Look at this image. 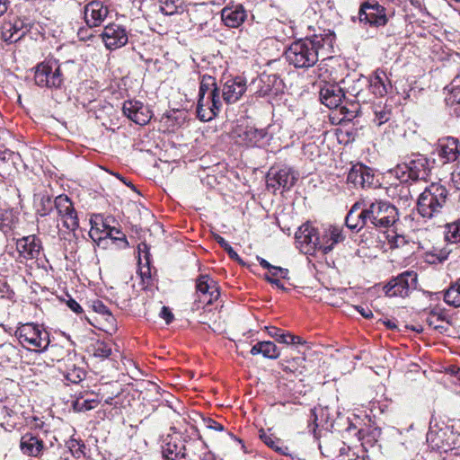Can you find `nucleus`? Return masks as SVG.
Wrapping results in <instances>:
<instances>
[{"instance_id":"nucleus-1","label":"nucleus","mask_w":460,"mask_h":460,"mask_svg":"<svg viewBox=\"0 0 460 460\" xmlns=\"http://www.w3.org/2000/svg\"><path fill=\"white\" fill-rule=\"evenodd\" d=\"M335 34L328 30L323 34H314L310 38L297 40L292 42L285 51V57L289 65L296 68H309L314 66L320 56L326 58L332 52Z\"/></svg>"},{"instance_id":"nucleus-2","label":"nucleus","mask_w":460,"mask_h":460,"mask_svg":"<svg viewBox=\"0 0 460 460\" xmlns=\"http://www.w3.org/2000/svg\"><path fill=\"white\" fill-rule=\"evenodd\" d=\"M221 108L220 89L217 84L216 78L203 75L198 94L197 115L199 119L202 121H209L219 113Z\"/></svg>"},{"instance_id":"nucleus-3","label":"nucleus","mask_w":460,"mask_h":460,"mask_svg":"<svg viewBox=\"0 0 460 460\" xmlns=\"http://www.w3.org/2000/svg\"><path fill=\"white\" fill-rule=\"evenodd\" d=\"M448 199V190L440 183H431L420 194L417 201L419 214L430 219L442 213Z\"/></svg>"},{"instance_id":"nucleus-4","label":"nucleus","mask_w":460,"mask_h":460,"mask_svg":"<svg viewBox=\"0 0 460 460\" xmlns=\"http://www.w3.org/2000/svg\"><path fill=\"white\" fill-rule=\"evenodd\" d=\"M431 171L430 162L420 154H412L404 158L392 170V173L401 182L426 181Z\"/></svg>"},{"instance_id":"nucleus-5","label":"nucleus","mask_w":460,"mask_h":460,"mask_svg":"<svg viewBox=\"0 0 460 460\" xmlns=\"http://www.w3.org/2000/svg\"><path fill=\"white\" fill-rule=\"evenodd\" d=\"M196 446L203 447L199 439H190L189 435L179 432L168 434L163 441L162 454L166 460L184 458L188 451H192Z\"/></svg>"},{"instance_id":"nucleus-6","label":"nucleus","mask_w":460,"mask_h":460,"mask_svg":"<svg viewBox=\"0 0 460 460\" xmlns=\"http://www.w3.org/2000/svg\"><path fill=\"white\" fill-rule=\"evenodd\" d=\"M365 216L369 224L376 228H388L399 219V213L394 205L383 199H376L365 208Z\"/></svg>"},{"instance_id":"nucleus-7","label":"nucleus","mask_w":460,"mask_h":460,"mask_svg":"<svg viewBox=\"0 0 460 460\" xmlns=\"http://www.w3.org/2000/svg\"><path fill=\"white\" fill-rule=\"evenodd\" d=\"M417 283V273L413 270H406L389 280L383 289L389 297H406L416 289Z\"/></svg>"},{"instance_id":"nucleus-8","label":"nucleus","mask_w":460,"mask_h":460,"mask_svg":"<svg viewBox=\"0 0 460 460\" xmlns=\"http://www.w3.org/2000/svg\"><path fill=\"white\" fill-rule=\"evenodd\" d=\"M427 441L433 449L447 452L453 450L460 444L459 434L453 431L450 427H430L427 433Z\"/></svg>"},{"instance_id":"nucleus-9","label":"nucleus","mask_w":460,"mask_h":460,"mask_svg":"<svg viewBox=\"0 0 460 460\" xmlns=\"http://www.w3.org/2000/svg\"><path fill=\"white\" fill-rule=\"evenodd\" d=\"M35 84L40 87L58 88L63 84L60 66L56 61L38 65L34 73Z\"/></svg>"},{"instance_id":"nucleus-10","label":"nucleus","mask_w":460,"mask_h":460,"mask_svg":"<svg viewBox=\"0 0 460 460\" xmlns=\"http://www.w3.org/2000/svg\"><path fill=\"white\" fill-rule=\"evenodd\" d=\"M267 187L273 191L283 188L290 190L297 180V173L286 165L273 166L270 169L266 176Z\"/></svg>"},{"instance_id":"nucleus-11","label":"nucleus","mask_w":460,"mask_h":460,"mask_svg":"<svg viewBox=\"0 0 460 460\" xmlns=\"http://www.w3.org/2000/svg\"><path fill=\"white\" fill-rule=\"evenodd\" d=\"M91 229L89 236L92 240L101 244L106 239L125 240V234L115 227H111L100 215L93 217L90 220Z\"/></svg>"},{"instance_id":"nucleus-12","label":"nucleus","mask_w":460,"mask_h":460,"mask_svg":"<svg viewBox=\"0 0 460 460\" xmlns=\"http://www.w3.org/2000/svg\"><path fill=\"white\" fill-rule=\"evenodd\" d=\"M347 181L354 187H361L363 189L374 188L379 184L373 170L362 164H355L350 168Z\"/></svg>"},{"instance_id":"nucleus-13","label":"nucleus","mask_w":460,"mask_h":460,"mask_svg":"<svg viewBox=\"0 0 460 460\" xmlns=\"http://www.w3.org/2000/svg\"><path fill=\"white\" fill-rule=\"evenodd\" d=\"M196 293L199 302L211 305L220 296L217 283L208 275H200L196 280Z\"/></svg>"},{"instance_id":"nucleus-14","label":"nucleus","mask_w":460,"mask_h":460,"mask_svg":"<svg viewBox=\"0 0 460 460\" xmlns=\"http://www.w3.org/2000/svg\"><path fill=\"white\" fill-rule=\"evenodd\" d=\"M54 205L58 216L62 218L64 226L70 230L79 226L77 214L72 201L66 195H59L55 199Z\"/></svg>"},{"instance_id":"nucleus-15","label":"nucleus","mask_w":460,"mask_h":460,"mask_svg":"<svg viewBox=\"0 0 460 460\" xmlns=\"http://www.w3.org/2000/svg\"><path fill=\"white\" fill-rule=\"evenodd\" d=\"M358 18L360 22L375 26H383L387 22L385 8L375 1L365 2L361 5Z\"/></svg>"},{"instance_id":"nucleus-16","label":"nucleus","mask_w":460,"mask_h":460,"mask_svg":"<svg viewBox=\"0 0 460 460\" xmlns=\"http://www.w3.org/2000/svg\"><path fill=\"white\" fill-rule=\"evenodd\" d=\"M345 97L343 90L338 84H326L320 90L321 102L329 109H341V113H347L348 109L341 106Z\"/></svg>"},{"instance_id":"nucleus-17","label":"nucleus","mask_w":460,"mask_h":460,"mask_svg":"<svg viewBox=\"0 0 460 460\" xmlns=\"http://www.w3.org/2000/svg\"><path fill=\"white\" fill-rule=\"evenodd\" d=\"M122 110L125 116L138 125L147 124L152 118L149 108L139 101H126Z\"/></svg>"},{"instance_id":"nucleus-18","label":"nucleus","mask_w":460,"mask_h":460,"mask_svg":"<svg viewBox=\"0 0 460 460\" xmlns=\"http://www.w3.org/2000/svg\"><path fill=\"white\" fill-rule=\"evenodd\" d=\"M102 40L109 49H116L125 46L128 37L126 29L119 24L107 25L102 33Z\"/></svg>"},{"instance_id":"nucleus-19","label":"nucleus","mask_w":460,"mask_h":460,"mask_svg":"<svg viewBox=\"0 0 460 460\" xmlns=\"http://www.w3.org/2000/svg\"><path fill=\"white\" fill-rule=\"evenodd\" d=\"M246 90V80L241 76H236L227 79L220 91L224 102L232 104L240 100Z\"/></svg>"},{"instance_id":"nucleus-20","label":"nucleus","mask_w":460,"mask_h":460,"mask_svg":"<svg viewBox=\"0 0 460 460\" xmlns=\"http://www.w3.org/2000/svg\"><path fill=\"white\" fill-rule=\"evenodd\" d=\"M108 13V7L100 1H93L84 7V20L90 27L99 26Z\"/></svg>"},{"instance_id":"nucleus-21","label":"nucleus","mask_w":460,"mask_h":460,"mask_svg":"<svg viewBox=\"0 0 460 460\" xmlns=\"http://www.w3.org/2000/svg\"><path fill=\"white\" fill-rule=\"evenodd\" d=\"M246 11L242 4L224 7L221 11V19L226 26L238 28L245 21Z\"/></svg>"},{"instance_id":"nucleus-22","label":"nucleus","mask_w":460,"mask_h":460,"mask_svg":"<svg viewBox=\"0 0 460 460\" xmlns=\"http://www.w3.org/2000/svg\"><path fill=\"white\" fill-rule=\"evenodd\" d=\"M437 152L445 164L456 161L459 155L458 139L448 137L439 140Z\"/></svg>"},{"instance_id":"nucleus-23","label":"nucleus","mask_w":460,"mask_h":460,"mask_svg":"<svg viewBox=\"0 0 460 460\" xmlns=\"http://www.w3.org/2000/svg\"><path fill=\"white\" fill-rule=\"evenodd\" d=\"M238 142L248 146H258L267 136L266 129L253 127L240 128L235 131Z\"/></svg>"},{"instance_id":"nucleus-24","label":"nucleus","mask_w":460,"mask_h":460,"mask_svg":"<svg viewBox=\"0 0 460 460\" xmlns=\"http://www.w3.org/2000/svg\"><path fill=\"white\" fill-rule=\"evenodd\" d=\"M296 237L302 244L309 246L307 252L311 249L321 250L323 252V243H320V233L309 225H305L299 228Z\"/></svg>"},{"instance_id":"nucleus-25","label":"nucleus","mask_w":460,"mask_h":460,"mask_svg":"<svg viewBox=\"0 0 460 460\" xmlns=\"http://www.w3.org/2000/svg\"><path fill=\"white\" fill-rule=\"evenodd\" d=\"M50 343L49 332L46 330L40 329L38 325L31 323V354L43 353L47 350Z\"/></svg>"},{"instance_id":"nucleus-26","label":"nucleus","mask_w":460,"mask_h":460,"mask_svg":"<svg viewBox=\"0 0 460 460\" xmlns=\"http://www.w3.org/2000/svg\"><path fill=\"white\" fill-rule=\"evenodd\" d=\"M72 357H75L73 350L58 344L51 345L47 354H44V368H49L54 361L60 362L66 358H67V361H70Z\"/></svg>"},{"instance_id":"nucleus-27","label":"nucleus","mask_w":460,"mask_h":460,"mask_svg":"<svg viewBox=\"0 0 460 460\" xmlns=\"http://www.w3.org/2000/svg\"><path fill=\"white\" fill-rule=\"evenodd\" d=\"M364 214L365 208L360 209L359 203H355L346 217V226L352 230H360L364 226L369 223L367 215L365 216Z\"/></svg>"},{"instance_id":"nucleus-28","label":"nucleus","mask_w":460,"mask_h":460,"mask_svg":"<svg viewBox=\"0 0 460 460\" xmlns=\"http://www.w3.org/2000/svg\"><path fill=\"white\" fill-rule=\"evenodd\" d=\"M391 88V84L387 78L386 73L383 70H376L370 82V89L376 96H384Z\"/></svg>"},{"instance_id":"nucleus-29","label":"nucleus","mask_w":460,"mask_h":460,"mask_svg":"<svg viewBox=\"0 0 460 460\" xmlns=\"http://www.w3.org/2000/svg\"><path fill=\"white\" fill-rule=\"evenodd\" d=\"M250 352L252 355L261 354L270 359H276L280 355L279 349L272 341H259L252 347Z\"/></svg>"},{"instance_id":"nucleus-30","label":"nucleus","mask_w":460,"mask_h":460,"mask_svg":"<svg viewBox=\"0 0 460 460\" xmlns=\"http://www.w3.org/2000/svg\"><path fill=\"white\" fill-rule=\"evenodd\" d=\"M48 436V431L31 433V456L39 457L43 455L47 449L44 438Z\"/></svg>"},{"instance_id":"nucleus-31","label":"nucleus","mask_w":460,"mask_h":460,"mask_svg":"<svg viewBox=\"0 0 460 460\" xmlns=\"http://www.w3.org/2000/svg\"><path fill=\"white\" fill-rule=\"evenodd\" d=\"M328 236L326 243H323V252L327 253L332 250L333 246L343 240L341 230L337 226H330L325 229V237Z\"/></svg>"},{"instance_id":"nucleus-32","label":"nucleus","mask_w":460,"mask_h":460,"mask_svg":"<svg viewBox=\"0 0 460 460\" xmlns=\"http://www.w3.org/2000/svg\"><path fill=\"white\" fill-rule=\"evenodd\" d=\"M444 301L448 305L460 307V278L452 282L445 291Z\"/></svg>"},{"instance_id":"nucleus-33","label":"nucleus","mask_w":460,"mask_h":460,"mask_svg":"<svg viewBox=\"0 0 460 460\" xmlns=\"http://www.w3.org/2000/svg\"><path fill=\"white\" fill-rule=\"evenodd\" d=\"M36 214L40 217L48 215L53 208V203L48 194H35Z\"/></svg>"},{"instance_id":"nucleus-34","label":"nucleus","mask_w":460,"mask_h":460,"mask_svg":"<svg viewBox=\"0 0 460 460\" xmlns=\"http://www.w3.org/2000/svg\"><path fill=\"white\" fill-rule=\"evenodd\" d=\"M373 111L375 115L373 122L376 126H381L384 123L387 122L392 115L391 108L385 104H383L382 102L374 104Z\"/></svg>"},{"instance_id":"nucleus-35","label":"nucleus","mask_w":460,"mask_h":460,"mask_svg":"<svg viewBox=\"0 0 460 460\" xmlns=\"http://www.w3.org/2000/svg\"><path fill=\"white\" fill-rule=\"evenodd\" d=\"M16 155L8 149H0V175L9 174Z\"/></svg>"},{"instance_id":"nucleus-36","label":"nucleus","mask_w":460,"mask_h":460,"mask_svg":"<svg viewBox=\"0 0 460 460\" xmlns=\"http://www.w3.org/2000/svg\"><path fill=\"white\" fill-rule=\"evenodd\" d=\"M99 404L97 395L91 394L90 397L84 396L76 398L73 402V408L76 411H86L96 408Z\"/></svg>"},{"instance_id":"nucleus-37","label":"nucleus","mask_w":460,"mask_h":460,"mask_svg":"<svg viewBox=\"0 0 460 460\" xmlns=\"http://www.w3.org/2000/svg\"><path fill=\"white\" fill-rule=\"evenodd\" d=\"M260 438L268 447L274 449L276 452L281 455H288V448L283 446L280 439L264 431H261Z\"/></svg>"},{"instance_id":"nucleus-38","label":"nucleus","mask_w":460,"mask_h":460,"mask_svg":"<svg viewBox=\"0 0 460 460\" xmlns=\"http://www.w3.org/2000/svg\"><path fill=\"white\" fill-rule=\"evenodd\" d=\"M64 376L67 381L77 384L84 378L85 372L83 368L72 364L66 366V368L64 369Z\"/></svg>"},{"instance_id":"nucleus-39","label":"nucleus","mask_w":460,"mask_h":460,"mask_svg":"<svg viewBox=\"0 0 460 460\" xmlns=\"http://www.w3.org/2000/svg\"><path fill=\"white\" fill-rule=\"evenodd\" d=\"M426 322L435 330H445L446 318L441 311L431 310L427 315Z\"/></svg>"},{"instance_id":"nucleus-40","label":"nucleus","mask_w":460,"mask_h":460,"mask_svg":"<svg viewBox=\"0 0 460 460\" xmlns=\"http://www.w3.org/2000/svg\"><path fill=\"white\" fill-rule=\"evenodd\" d=\"M445 239L452 243H460V219L446 226Z\"/></svg>"},{"instance_id":"nucleus-41","label":"nucleus","mask_w":460,"mask_h":460,"mask_svg":"<svg viewBox=\"0 0 460 460\" xmlns=\"http://www.w3.org/2000/svg\"><path fill=\"white\" fill-rule=\"evenodd\" d=\"M257 261L263 269H267L270 274L272 275L273 277H281L284 279H288V269L273 266L265 259L259 256L257 257Z\"/></svg>"},{"instance_id":"nucleus-42","label":"nucleus","mask_w":460,"mask_h":460,"mask_svg":"<svg viewBox=\"0 0 460 460\" xmlns=\"http://www.w3.org/2000/svg\"><path fill=\"white\" fill-rule=\"evenodd\" d=\"M393 190V197H397L404 205H408L409 201L412 198L410 186L407 182H401V184L396 185Z\"/></svg>"},{"instance_id":"nucleus-43","label":"nucleus","mask_w":460,"mask_h":460,"mask_svg":"<svg viewBox=\"0 0 460 460\" xmlns=\"http://www.w3.org/2000/svg\"><path fill=\"white\" fill-rule=\"evenodd\" d=\"M28 237L23 236L16 241L17 260L19 262L27 265L29 260Z\"/></svg>"},{"instance_id":"nucleus-44","label":"nucleus","mask_w":460,"mask_h":460,"mask_svg":"<svg viewBox=\"0 0 460 460\" xmlns=\"http://www.w3.org/2000/svg\"><path fill=\"white\" fill-rule=\"evenodd\" d=\"M93 356L100 358H107L111 354V347L104 341H96L93 346Z\"/></svg>"},{"instance_id":"nucleus-45","label":"nucleus","mask_w":460,"mask_h":460,"mask_svg":"<svg viewBox=\"0 0 460 460\" xmlns=\"http://www.w3.org/2000/svg\"><path fill=\"white\" fill-rule=\"evenodd\" d=\"M67 447L69 448L72 455L77 458L84 456L85 445L82 440L71 438L67 441Z\"/></svg>"},{"instance_id":"nucleus-46","label":"nucleus","mask_w":460,"mask_h":460,"mask_svg":"<svg viewBox=\"0 0 460 460\" xmlns=\"http://www.w3.org/2000/svg\"><path fill=\"white\" fill-rule=\"evenodd\" d=\"M449 105L455 106L456 111L460 115V87L454 86L447 98Z\"/></svg>"},{"instance_id":"nucleus-47","label":"nucleus","mask_w":460,"mask_h":460,"mask_svg":"<svg viewBox=\"0 0 460 460\" xmlns=\"http://www.w3.org/2000/svg\"><path fill=\"white\" fill-rule=\"evenodd\" d=\"M44 354H47V350L43 353L36 354L35 352H32L31 354V360H33V366L37 367L34 368H31V371L36 373H44L48 368H44Z\"/></svg>"},{"instance_id":"nucleus-48","label":"nucleus","mask_w":460,"mask_h":460,"mask_svg":"<svg viewBox=\"0 0 460 460\" xmlns=\"http://www.w3.org/2000/svg\"><path fill=\"white\" fill-rule=\"evenodd\" d=\"M28 324H22V326L18 327L15 331V336L19 341V343L25 349H29V332L27 329Z\"/></svg>"},{"instance_id":"nucleus-49","label":"nucleus","mask_w":460,"mask_h":460,"mask_svg":"<svg viewBox=\"0 0 460 460\" xmlns=\"http://www.w3.org/2000/svg\"><path fill=\"white\" fill-rule=\"evenodd\" d=\"M92 306H93V311H95L96 313H99L102 315H106L107 316L106 320L108 322L113 323L115 321L114 317L110 313L108 307L102 301H100V300L93 301Z\"/></svg>"},{"instance_id":"nucleus-50","label":"nucleus","mask_w":460,"mask_h":460,"mask_svg":"<svg viewBox=\"0 0 460 460\" xmlns=\"http://www.w3.org/2000/svg\"><path fill=\"white\" fill-rule=\"evenodd\" d=\"M387 241L392 248L402 247L407 243L405 236L394 233L387 234Z\"/></svg>"},{"instance_id":"nucleus-51","label":"nucleus","mask_w":460,"mask_h":460,"mask_svg":"<svg viewBox=\"0 0 460 460\" xmlns=\"http://www.w3.org/2000/svg\"><path fill=\"white\" fill-rule=\"evenodd\" d=\"M217 243L228 253V255L234 260H239L237 252L232 248V246L220 235L215 236Z\"/></svg>"},{"instance_id":"nucleus-52","label":"nucleus","mask_w":460,"mask_h":460,"mask_svg":"<svg viewBox=\"0 0 460 460\" xmlns=\"http://www.w3.org/2000/svg\"><path fill=\"white\" fill-rule=\"evenodd\" d=\"M11 213L10 212H4L2 209H0V230L4 233L7 232L8 229L11 227Z\"/></svg>"},{"instance_id":"nucleus-53","label":"nucleus","mask_w":460,"mask_h":460,"mask_svg":"<svg viewBox=\"0 0 460 460\" xmlns=\"http://www.w3.org/2000/svg\"><path fill=\"white\" fill-rule=\"evenodd\" d=\"M42 246L40 240L35 235H32V240L31 241V259L38 258Z\"/></svg>"},{"instance_id":"nucleus-54","label":"nucleus","mask_w":460,"mask_h":460,"mask_svg":"<svg viewBox=\"0 0 460 460\" xmlns=\"http://www.w3.org/2000/svg\"><path fill=\"white\" fill-rule=\"evenodd\" d=\"M203 422L206 428L209 429H214L217 431H223L225 429L224 426L216 420L210 419V418H205L203 419Z\"/></svg>"},{"instance_id":"nucleus-55","label":"nucleus","mask_w":460,"mask_h":460,"mask_svg":"<svg viewBox=\"0 0 460 460\" xmlns=\"http://www.w3.org/2000/svg\"><path fill=\"white\" fill-rule=\"evenodd\" d=\"M160 317L164 319L165 323L169 324L173 320V314L169 307L163 306L159 314Z\"/></svg>"},{"instance_id":"nucleus-56","label":"nucleus","mask_w":460,"mask_h":460,"mask_svg":"<svg viewBox=\"0 0 460 460\" xmlns=\"http://www.w3.org/2000/svg\"><path fill=\"white\" fill-rule=\"evenodd\" d=\"M451 180L454 186L460 190V163L456 165V169L451 173Z\"/></svg>"},{"instance_id":"nucleus-57","label":"nucleus","mask_w":460,"mask_h":460,"mask_svg":"<svg viewBox=\"0 0 460 460\" xmlns=\"http://www.w3.org/2000/svg\"><path fill=\"white\" fill-rule=\"evenodd\" d=\"M265 279L271 284L275 285L278 288L285 290L283 284L280 282L279 279L281 277H273L272 275H266Z\"/></svg>"},{"instance_id":"nucleus-58","label":"nucleus","mask_w":460,"mask_h":460,"mask_svg":"<svg viewBox=\"0 0 460 460\" xmlns=\"http://www.w3.org/2000/svg\"><path fill=\"white\" fill-rule=\"evenodd\" d=\"M43 426H44V422L42 420H40L39 418L32 417V420H31V431L32 429H40L39 432H41L44 430Z\"/></svg>"},{"instance_id":"nucleus-59","label":"nucleus","mask_w":460,"mask_h":460,"mask_svg":"<svg viewBox=\"0 0 460 460\" xmlns=\"http://www.w3.org/2000/svg\"><path fill=\"white\" fill-rule=\"evenodd\" d=\"M67 306L75 313L80 314L83 312L81 305L74 299L70 298L67 301Z\"/></svg>"},{"instance_id":"nucleus-60","label":"nucleus","mask_w":460,"mask_h":460,"mask_svg":"<svg viewBox=\"0 0 460 460\" xmlns=\"http://www.w3.org/2000/svg\"><path fill=\"white\" fill-rule=\"evenodd\" d=\"M147 250L148 248L146 243H140L138 245L139 261H141V254H143L144 258L146 260V263H148L149 253Z\"/></svg>"},{"instance_id":"nucleus-61","label":"nucleus","mask_w":460,"mask_h":460,"mask_svg":"<svg viewBox=\"0 0 460 460\" xmlns=\"http://www.w3.org/2000/svg\"><path fill=\"white\" fill-rule=\"evenodd\" d=\"M291 338L290 332H281L277 341L284 344H290L289 340Z\"/></svg>"},{"instance_id":"nucleus-62","label":"nucleus","mask_w":460,"mask_h":460,"mask_svg":"<svg viewBox=\"0 0 460 460\" xmlns=\"http://www.w3.org/2000/svg\"><path fill=\"white\" fill-rule=\"evenodd\" d=\"M449 253H450V251H447L446 249H442L438 253H436L435 255L437 256V258H438V260L439 261H443L447 259Z\"/></svg>"},{"instance_id":"nucleus-63","label":"nucleus","mask_w":460,"mask_h":460,"mask_svg":"<svg viewBox=\"0 0 460 460\" xmlns=\"http://www.w3.org/2000/svg\"><path fill=\"white\" fill-rule=\"evenodd\" d=\"M357 310L365 318H370L373 315L372 312L368 308H364L362 306H357Z\"/></svg>"},{"instance_id":"nucleus-64","label":"nucleus","mask_w":460,"mask_h":460,"mask_svg":"<svg viewBox=\"0 0 460 460\" xmlns=\"http://www.w3.org/2000/svg\"><path fill=\"white\" fill-rule=\"evenodd\" d=\"M268 333L270 337L274 338L277 341L281 332L279 329L276 327H270L268 328Z\"/></svg>"}]
</instances>
